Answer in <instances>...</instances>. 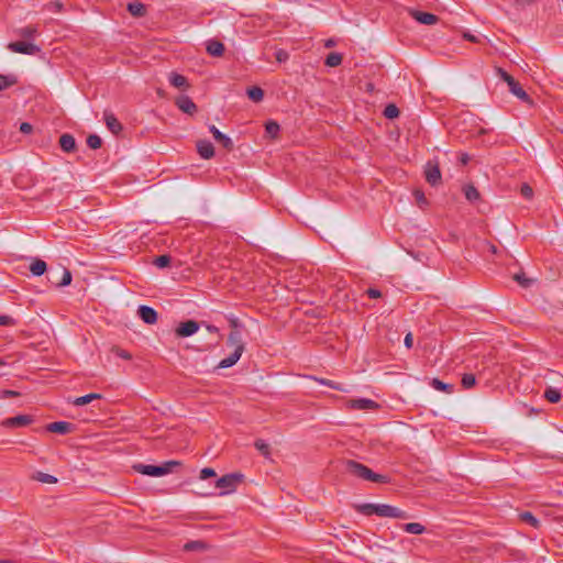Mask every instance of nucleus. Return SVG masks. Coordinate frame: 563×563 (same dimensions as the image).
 <instances>
[{
    "instance_id": "09e8293b",
    "label": "nucleus",
    "mask_w": 563,
    "mask_h": 563,
    "mask_svg": "<svg viewBox=\"0 0 563 563\" xmlns=\"http://www.w3.org/2000/svg\"><path fill=\"white\" fill-rule=\"evenodd\" d=\"M19 396H20V393L15 391V390H10V389L0 390V399H7V398H12V397H19Z\"/></svg>"
},
{
    "instance_id": "864d4df0",
    "label": "nucleus",
    "mask_w": 563,
    "mask_h": 563,
    "mask_svg": "<svg viewBox=\"0 0 563 563\" xmlns=\"http://www.w3.org/2000/svg\"><path fill=\"white\" fill-rule=\"evenodd\" d=\"M32 130H33L32 124H30V123H27V122H23V123H21V125H20V131H21L22 133L27 134V133H31V132H32Z\"/></svg>"
},
{
    "instance_id": "dca6fc26",
    "label": "nucleus",
    "mask_w": 563,
    "mask_h": 563,
    "mask_svg": "<svg viewBox=\"0 0 563 563\" xmlns=\"http://www.w3.org/2000/svg\"><path fill=\"white\" fill-rule=\"evenodd\" d=\"M350 407L355 410H373L378 408V404L372 399L357 398L350 401Z\"/></svg>"
},
{
    "instance_id": "a878e982",
    "label": "nucleus",
    "mask_w": 563,
    "mask_h": 563,
    "mask_svg": "<svg viewBox=\"0 0 563 563\" xmlns=\"http://www.w3.org/2000/svg\"><path fill=\"white\" fill-rule=\"evenodd\" d=\"M402 530L411 534H422L426 528L419 522H409L401 526Z\"/></svg>"
},
{
    "instance_id": "5701e85b",
    "label": "nucleus",
    "mask_w": 563,
    "mask_h": 563,
    "mask_svg": "<svg viewBox=\"0 0 563 563\" xmlns=\"http://www.w3.org/2000/svg\"><path fill=\"white\" fill-rule=\"evenodd\" d=\"M46 263L40 258H35L30 265V271L34 276H42L46 272Z\"/></svg>"
},
{
    "instance_id": "603ef678",
    "label": "nucleus",
    "mask_w": 563,
    "mask_h": 563,
    "mask_svg": "<svg viewBox=\"0 0 563 563\" xmlns=\"http://www.w3.org/2000/svg\"><path fill=\"white\" fill-rule=\"evenodd\" d=\"M366 294L369 298H373V299H376V298H379L382 297V292L380 290L376 289V288H368L366 290Z\"/></svg>"
},
{
    "instance_id": "a18cd8bd",
    "label": "nucleus",
    "mask_w": 563,
    "mask_h": 563,
    "mask_svg": "<svg viewBox=\"0 0 563 563\" xmlns=\"http://www.w3.org/2000/svg\"><path fill=\"white\" fill-rule=\"evenodd\" d=\"M16 324V321L8 314H0V325L3 327H13Z\"/></svg>"
},
{
    "instance_id": "0e129e2a",
    "label": "nucleus",
    "mask_w": 563,
    "mask_h": 563,
    "mask_svg": "<svg viewBox=\"0 0 563 563\" xmlns=\"http://www.w3.org/2000/svg\"><path fill=\"white\" fill-rule=\"evenodd\" d=\"M489 250H490V252H492V253H494V254H495V253H497V247H496L495 245H490V246H489Z\"/></svg>"
},
{
    "instance_id": "f03ea898",
    "label": "nucleus",
    "mask_w": 563,
    "mask_h": 563,
    "mask_svg": "<svg viewBox=\"0 0 563 563\" xmlns=\"http://www.w3.org/2000/svg\"><path fill=\"white\" fill-rule=\"evenodd\" d=\"M345 471L360 479L372 482V483H379V484H387L390 482L389 477L386 475L377 474L373 472L369 467L366 465L354 461V460H346L344 462Z\"/></svg>"
},
{
    "instance_id": "72a5a7b5",
    "label": "nucleus",
    "mask_w": 563,
    "mask_h": 563,
    "mask_svg": "<svg viewBox=\"0 0 563 563\" xmlns=\"http://www.w3.org/2000/svg\"><path fill=\"white\" fill-rule=\"evenodd\" d=\"M33 478L37 482L44 483V484H55L57 483V478L53 475L37 472L35 475H33Z\"/></svg>"
},
{
    "instance_id": "de8ad7c7",
    "label": "nucleus",
    "mask_w": 563,
    "mask_h": 563,
    "mask_svg": "<svg viewBox=\"0 0 563 563\" xmlns=\"http://www.w3.org/2000/svg\"><path fill=\"white\" fill-rule=\"evenodd\" d=\"M520 192L526 199H531L533 196V189L528 184H522Z\"/></svg>"
},
{
    "instance_id": "0eeeda50",
    "label": "nucleus",
    "mask_w": 563,
    "mask_h": 563,
    "mask_svg": "<svg viewBox=\"0 0 563 563\" xmlns=\"http://www.w3.org/2000/svg\"><path fill=\"white\" fill-rule=\"evenodd\" d=\"M424 177L428 184L437 186L441 183L442 176L438 161H428L424 166Z\"/></svg>"
},
{
    "instance_id": "a211bd4d",
    "label": "nucleus",
    "mask_w": 563,
    "mask_h": 563,
    "mask_svg": "<svg viewBox=\"0 0 563 563\" xmlns=\"http://www.w3.org/2000/svg\"><path fill=\"white\" fill-rule=\"evenodd\" d=\"M197 151L199 155L205 159H209L214 155V147L212 143L206 140L197 142Z\"/></svg>"
},
{
    "instance_id": "412c9836",
    "label": "nucleus",
    "mask_w": 563,
    "mask_h": 563,
    "mask_svg": "<svg viewBox=\"0 0 563 563\" xmlns=\"http://www.w3.org/2000/svg\"><path fill=\"white\" fill-rule=\"evenodd\" d=\"M206 49L211 56L220 57L224 53V45L219 41L211 40L207 43Z\"/></svg>"
},
{
    "instance_id": "aec40b11",
    "label": "nucleus",
    "mask_w": 563,
    "mask_h": 563,
    "mask_svg": "<svg viewBox=\"0 0 563 563\" xmlns=\"http://www.w3.org/2000/svg\"><path fill=\"white\" fill-rule=\"evenodd\" d=\"M169 84L178 89H187L189 87L187 78L177 73H170Z\"/></svg>"
},
{
    "instance_id": "c756f323",
    "label": "nucleus",
    "mask_w": 563,
    "mask_h": 563,
    "mask_svg": "<svg viewBox=\"0 0 563 563\" xmlns=\"http://www.w3.org/2000/svg\"><path fill=\"white\" fill-rule=\"evenodd\" d=\"M19 35L24 38H34L38 35V30L35 25H27L19 30Z\"/></svg>"
},
{
    "instance_id": "7ed1b4c3",
    "label": "nucleus",
    "mask_w": 563,
    "mask_h": 563,
    "mask_svg": "<svg viewBox=\"0 0 563 563\" xmlns=\"http://www.w3.org/2000/svg\"><path fill=\"white\" fill-rule=\"evenodd\" d=\"M227 346L232 347L233 352L220 361L218 365L219 368H228L233 366L244 352L245 346L240 330L235 329L230 332L227 340Z\"/></svg>"
},
{
    "instance_id": "f8f14e48",
    "label": "nucleus",
    "mask_w": 563,
    "mask_h": 563,
    "mask_svg": "<svg viewBox=\"0 0 563 563\" xmlns=\"http://www.w3.org/2000/svg\"><path fill=\"white\" fill-rule=\"evenodd\" d=\"M103 121H104L107 128L114 135H119L122 132L123 126H122L121 122L117 119V117L111 111L106 110L103 112Z\"/></svg>"
},
{
    "instance_id": "69168bd1",
    "label": "nucleus",
    "mask_w": 563,
    "mask_h": 563,
    "mask_svg": "<svg viewBox=\"0 0 563 563\" xmlns=\"http://www.w3.org/2000/svg\"><path fill=\"white\" fill-rule=\"evenodd\" d=\"M5 364L7 363L2 358H0V366L5 365Z\"/></svg>"
},
{
    "instance_id": "39448f33",
    "label": "nucleus",
    "mask_w": 563,
    "mask_h": 563,
    "mask_svg": "<svg viewBox=\"0 0 563 563\" xmlns=\"http://www.w3.org/2000/svg\"><path fill=\"white\" fill-rule=\"evenodd\" d=\"M243 481V475L240 473H230L220 477L216 482V487L219 488L220 495L231 494L236 490L239 484Z\"/></svg>"
},
{
    "instance_id": "6ab92c4d",
    "label": "nucleus",
    "mask_w": 563,
    "mask_h": 563,
    "mask_svg": "<svg viewBox=\"0 0 563 563\" xmlns=\"http://www.w3.org/2000/svg\"><path fill=\"white\" fill-rule=\"evenodd\" d=\"M60 148L66 153H73L76 150V140L69 133H64L59 137Z\"/></svg>"
},
{
    "instance_id": "20e7f679",
    "label": "nucleus",
    "mask_w": 563,
    "mask_h": 563,
    "mask_svg": "<svg viewBox=\"0 0 563 563\" xmlns=\"http://www.w3.org/2000/svg\"><path fill=\"white\" fill-rule=\"evenodd\" d=\"M178 465H180L178 461H167L162 465L135 464L133 468L140 474L159 477L170 473L173 467Z\"/></svg>"
},
{
    "instance_id": "ddd939ff",
    "label": "nucleus",
    "mask_w": 563,
    "mask_h": 563,
    "mask_svg": "<svg viewBox=\"0 0 563 563\" xmlns=\"http://www.w3.org/2000/svg\"><path fill=\"white\" fill-rule=\"evenodd\" d=\"M410 15L416 21H418L419 23L424 24V25H432L439 21V18L435 14L419 11V10H410Z\"/></svg>"
},
{
    "instance_id": "473e14b6",
    "label": "nucleus",
    "mask_w": 563,
    "mask_h": 563,
    "mask_svg": "<svg viewBox=\"0 0 563 563\" xmlns=\"http://www.w3.org/2000/svg\"><path fill=\"white\" fill-rule=\"evenodd\" d=\"M464 194L465 198L471 202H474L479 199V192L473 185L465 186Z\"/></svg>"
},
{
    "instance_id": "c85d7f7f",
    "label": "nucleus",
    "mask_w": 563,
    "mask_h": 563,
    "mask_svg": "<svg viewBox=\"0 0 563 563\" xmlns=\"http://www.w3.org/2000/svg\"><path fill=\"white\" fill-rule=\"evenodd\" d=\"M102 396L100 394H88L81 397L76 398L73 404L75 406H85L91 402L95 399H100Z\"/></svg>"
},
{
    "instance_id": "680f3d73",
    "label": "nucleus",
    "mask_w": 563,
    "mask_h": 563,
    "mask_svg": "<svg viewBox=\"0 0 563 563\" xmlns=\"http://www.w3.org/2000/svg\"><path fill=\"white\" fill-rule=\"evenodd\" d=\"M464 37L471 42H477L476 37L472 34L466 33L464 34Z\"/></svg>"
},
{
    "instance_id": "e2e57ef3",
    "label": "nucleus",
    "mask_w": 563,
    "mask_h": 563,
    "mask_svg": "<svg viewBox=\"0 0 563 563\" xmlns=\"http://www.w3.org/2000/svg\"><path fill=\"white\" fill-rule=\"evenodd\" d=\"M49 5L54 7V8H55V10H57V11H58V10H60V9H62V7H63V4H62V3H59V2H53V3H51Z\"/></svg>"
},
{
    "instance_id": "4be33fe9",
    "label": "nucleus",
    "mask_w": 563,
    "mask_h": 563,
    "mask_svg": "<svg viewBox=\"0 0 563 563\" xmlns=\"http://www.w3.org/2000/svg\"><path fill=\"white\" fill-rule=\"evenodd\" d=\"M126 9L135 18H142L146 14V7L141 2H131L126 5Z\"/></svg>"
},
{
    "instance_id": "4d7b16f0",
    "label": "nucleus",
    "mask_w": 563,
    "mask_h": 563,
    "mask_svg": "<svg viewBox=\"0 0 563 563\" xmlns=\"http://www.w3.org/2000/svg\"><path fill=\"white\" fill-rule=\"evenodd\" d=\"M537 0H515L516 4L520 8L534 3Z\"/></svg>"
},
{
    "instance_id": "ea45409f",
    "label": "nucleus",
    "mask_w": 563,
    "mask_h": 563,
    "mask_svg": "<svg viewBox=\"0 0 563 563\" xmlns=\"http://www.w3.org/2000/svg\"><path fill=\"white\" fill-rule=\"evenodd\" d=\"M254 445L264 456H269L271 446L264 440H256Z\"/></svg>"
},
{
    "instance_id": "cd10ccee",
    "label": "nucleus",
    "mask_w": 563,
    "mask_h": 563,
    "mask_svg": "<svg viewBox=\"0 0 563 563\" xmlns=\"http://www.w3.org/2000/svg\"><path fill=\"white\" fill-rule=\"evenodd\" d=\"M431 386L439 390V391H443V393H446V394H451L453 393L454 390V386L451 385V384H446V383H443L442 380L438 379V378H433L431 380Z\"/></svg>"
},
{
    "instance_id": "c03bdc74",
    "label": "nucleus",
    "mask_w": 563,
    "mask_h": 563,
    "mask_svg": "<svg viewBox=\"0 0 563 563\" xmlns=\"http://www.w3.org/2000/svg\"><path fill=\"white\" fill-rule=\"evenodd\" d=\"M413 196H415L416 201H417V203H418V206H419L420 208H423L424 206H427V205H428V200H427V198H426V196H424V194H423V191H422V190H420V189H416V190L413 191Z\"/></svg>"
},
{
    "instance_id": "a19ab883",
    "label": "nucleus",
    "mask_w": 563,
    "mask_h": 563,
    "mask_svg": "<svg viewBox=\"0 0 563 563\" xmlns=\"http://www.w3.org/2000/svg\"><path fill=\"white\" fill-rule=\"evenodd\" d=\"M514 279L525 288H528L532 284V279L527 278L525 273H518L514 276Z\"/></svg>"
},
{
    "instance_id": "c9c22d12",
    "label": "nucleus",
    "mask_w": 563,
    "mask_h": 563,
    "mask_svg": "<svg viewBox=\"0 0 563 563\" xmlns=\"http://www.w3.org/2000/svg\"><path fill=\"white\" fill-rule=\"evenodd\" d=\"M16 84L15 76H0V90H5Z\"/></svg>"
},
{
    "instance_id": "2f4dec72",
    "label": "nucleus",
    "mask_w": 563,
    "mask_h": 563,
    "mask_svg": "<svg viewBox=\"0 0 563 563\" xmlns=\"http://www.w3.org/2000/svg\"><path fill=\"white\" fill-rule=\"evenodd\" d=\"M343 56L340 53H330L325 58V65L329 67H336L342 63Z\"/></svg>"
},
{
    "instance_id": "9b49d317",
    "label": "nucleus",
    "mask_w": 563,
    "mask_h": 563,
    "mask_svg": "<svg viewBox=\"0 0 563 563\" xmlns=\"http://www.w3.org/2000/svg\"><path fill=\"white\" fill-rule=\"evenodd\" d=\"M137 316L146 324H155L158 319V314L155 309L148 306H140L137 309Z\"/></svg>"
},
{
    "instance_id": "5fc2aeb1",
    "label": "nucleus",
    "mask_w": 563,
    "mask_h": 563,
    "mask_svg": "<svg viewBox=\"0 0 563 563\" xmlns=\"http://www.w3.org/2000/svg\"><path fill=\"white\" fill-rule=\"evenodd\" d=\"M404 343H405L407 349H411L412 347L413 338H412V334L410 332L406 334Z\"/></svg>"
},
{
    "instance_id": "6e6d98bb",
    "label": "nucleus",
    "mask_w": 563,
    "mask_h": 563,
    "mask_svg": "<svg viewBox=\"0 0 563 563\" xmlns=\"http://www.w3.org/2000/svg\"><path fill=\"white\" fill-rule=\"evenodd\" d=\"M115 353L119 357L123 360H131V354L125 350L118 349Z\"/></svg>"
},
{
    "instance_id": "bf43d9fd",
    "label": "nucleus",
    "mask_w": 563,
    "mask_h": 563,
    "mask_svg": "<svg viewBox=\"0 0 563 563\" xmlns=\"http://www.w3.org/2000/svg\"><path fill=\"white\" fill-rule=\"evenodd\" d=\"M335 45V41L333 38H329L325 41V47H333Z\"/></svg>"
},
{
    "instance_id": "338daca9",
    "label": "nucleus",
    "mask_w": 563,
    "mask_h": 563,
    "mask_svg": "<svg viewBox=\"0 0 563 563\" xmlns=\"http://www.w3.org/2000/svg\"><path fill=\"white\" fill-rule=\"evenodd\" d=\"M0 563H9V562H8V561H2V562H0Z\"/></svg>"
},
{
    "instance_id": "6e6552de",
    "label": "nucleus",
    "mask_w": 563,
    "mask_h": 563,
    "mask_svg": "<svg viewBox=\"0 0 563 563\" xmlns=\"http://www.w3.org/2000/svg\"><path fill=\"white\" fill-rule=\"evenodd\" d=\"M8 48L11 52L26 55H35L41 52L37 45L24 41L12 42L8 45Z\"/></svg>"
},
{
    "instance_id": "393cba45",
    "label": "nucleus",
    "mask_w": 563,
    "mask_h": 563,
    "mask_svg": "<svg viewBox=\"0 0 563 563\" xmlns=\"http://www.w3.org/2000/svg\"><path fill=\"white\" fill-rule=\"evenodd\" d=\"M543 397L551 404H556L561 400L562 395L561 391L558 388L554 387H547L544 390Z\"/></svg>"
},
{
    "instance_id": "f3484780",
    "label": "nucleus",
    "mask_w": 563,
    "mask_h": 563,
    "mask_svg": "<svg viewBox=\"0 0 563 563\" xmlns=\"http://www.w3.org/2000/svg\"><path fill=\"white\" fill-rule=\"evenodd\" d=\"M210 133L213 135L214 140L221 144L225 150H232L233 148V142L232 140L223 134L219 129L216 128V125L209 126Z\"/></svg>"
},
{
    "instance_id": "bb28decb",
    "label": "nucleus",
    "mask_w": 563,
    "mask_h": 563,
    "mask_svg": "<svg viewBox=\"0 0 563 563\" xmlns=\"http://www.w3.org/2000/svg\"><path fill=\"white\" fill-rule=\"evenodd\" d=\"M247 97L254 102H261L264 98V90L261 87L253 86L246 90Z\"/></svg>"
},
{
    "instance_id": "7c9ffc66",
    "label": "nucleus",
    "mask_w": 563,
    "mask_h": 563,
    "mask_svg": "<svg viewBox=\"0 0 563 563\" xmlns=\"http://www.w3.org/2000/svg\"><path fill=\"white\" fill-rule=\"evenodd\" d=\"M311 378L313 380L318 382L319 384L328 386V387H330L332 389L340 390V391H345V388H343V386L341 384L335 383L333 380H330V379H327V378H319V377H314V376H312Z\"/></svg>"
},
{
    "instance_id": "13d9d810",
    "label": "nucleus",
    "mask_w": 563,
    "mask_h": 563,
    "mask_svg": "<svg viewBox=\"0 0 563 563\" xmlns=\"http://www.w3.org/2000/svg\"><path fill=\"white\" fill-rule=\"evenodd\" d=\"M459 161L462 165H466L470 162V156L466 153H462Z\"/></svg>"
},
{
    "instance_id": "e433bc0d",
    "label": "nucleus",
    "mask_w": 563,
    "mask_h": 563,
    "mask_svg": "<svg viewBox=\"0 0 563 563\" xmlns=\"http://www.w3.org/2000/svg\"><path fill=\"white\" fill-rule=\"evenodd\" d=\"M87 145L91 148V150H97V148H100L101 145H102V140L99 135L97 134H90L88 137H87Z\"/></svg>"
},
{
    "instance_id": "58836bf2",
    "label": "nucleus",
    "mask_w": 563,
    "mask_h": 563,
    "mask_svg": "<svg viewBox=\"0 0 563 563\" xmlns=\"http://www.w3.org/2000/svg\"><path fill=\"white\" fill-rule=\"evenodd\" d=\"M279 124L275 121H268L265 124L266 133L269 134L272 137H276L279 132Z\"/></svg>"
},
{
    "instance_id": "79ce46f5",
    "label": "nucleus",
    "mask_w": 563,
    "mask_h": 563,
    "mask_svg": "<svg viewBox=\"0 0 563 563\" xmlns=\"http://www.w3.org/2000/svg\"><path fill=\"white\" fill-rule=\"evenodd\" d=\"M170 260L169 255H159L154 260V264L159 268H164L169 266Z\"/></svg>"
},
{
    "instance_id": "052dcab7",
    "label": "nucleus",
    "mask_w": 563,
    "mask_h": 563,
    "mask_svg": "<svg viewBox=\"0 0 563 563\" xmlns=\"http://www.w3.org/2000/svg\"><path fill=\"white\" fill-rule=\"evenodd\" d=\"M207 330L211 333H217L218 332V328L216 325H211V324H208L207 325Z\"/></svg>"
},
{
    "instance_id": "2eb2a0df",
    "label": "nucleus",
    "mask_w": 563,
    "mask_h": 563,
    "mask_svg": "<svg viewBox=\"0 0 563 563\" xmlns=\"http://www.w3.org/2000/svg\"><path fill=\"white\" fill-rule=\"evenodd\" d=\"M33 421L32 416L19 415L12 418H7L2 424L9 428H20L30 424Z\"/></svg>"
},
{
    "instance_id": "49530a36",
    "label": "nucleus",
    "mask_w": 563,
    "mask_h": 563,
    "mask_svg": "<svg viewBox=\"0 0 563 563\" xmlns=\"http://www.w3.org/2000/svg\"><path fill=\"white\" fill-rule=\"evenodd\" d=\"M70 283H71V273L67 268H64L63 269V278L57 285L63 287V286L69 285Z\"/></svg>"
},
{
    "instance_id": "3c124183",
    "label": "nucleus",
    "mask_w": 563,
    "mask_h": 563,
    "mask_svg": "<svg viewBox=\"0 0 563 563\" xmlns=\"http://www.w3.org/2000/svg\"><path fill=\"white\" fill-rule=\"evenodd\" d=\"M275 57L277 59V62L279 63H284L288 59L289 55L286 51L284 49H278L276 53H275Z\"/></svg>"
},
{
    "instance_id": "b1692460",
    "label": "nucleus",
    "mask_w": 563,
    "mask_h": 563,
    "mask_svg": "<svg viewBox=\"0 0 563 563\" xmlns=\"http://www.w3.org/2000/svg\"><path fill=\"white\" fill-rule=\"evenodd\" d=\"M518 517H519V519H520L522 522H525V523H527V525H529V526H531V527H533V528H536V529H539V528H540V520H539V519H537V518L533 516V514H532V512H530V511H522V512H520V514L518 515Z\"/></svg>"
},
{
    "instance_id": "423d86ee",
    "label": "nucleus",
    "mask_w": 563,
    "mask_h": 563,
    "mask_svg": "<svg viewBox=\"0 0 563 563\" xmlns=\"http://www.w3.org/2000/svg\"><path fill=\"white\" fill-rule=\"evenodd\" d=\"M500 78L507 82L509 90L512 95L527 103H532L530 96L523 90L520 84L515 78L501 68L498 69Z\"/></svg>"
},
{
    "instance_id": "8fccbe9b",
    "label": "nucleus",
    "mask_w": 563,
    "mask_h": 563,
    "mask_svg": "<svg viewBox=\"0 0 563 563\" xmlns=\"http://www.w3.org/2000/svg\"><path fill=\"white\" fill-rule=\"evenodd\" d=\"M214 476H216V471L211 467H205L200 471L201 479H207L209 477H214Z\"/></svg>"
},
{
    "instance_id": "1a4fd4ad",
    "label": "nucleus",
    "mask_w": 563,
    "mask_h": 563,
    "mask_svg": "<svg viewBox=\"0 0 563 563\" xmlns=\"http://www.w3.org/2000/svg\"><path fill=\"white\" fill-rule=\"evenodd\" d=\"M199 330V323L195 320H187L181 322L175 330L179 338H187L195 334Z\"/></svg>"
},
{
    "instance_id": "f257e3e1",
    "label": "nucleus",
    "mask_w": 563,
    "mask_h": 563,
    "mask_svg": "<svg viewBox=\"0 0 563 563\" xmlns=\"http://www.w3.org/2000/svg\"><path fill=\"white\" fill-rule=\"evenodd\" d=\"M354 509L364 516L376 515L383 518H398L407 519L409 516L406 511L387 504H357L354 505Z\"/></svg>"
},
{
    "instance_id": "9d476101",
    "label": "nucleus",
    "mask_w": 563,
    "mask_h": 563,
    "mask_svg": "<svg viewBox=\"0 0 563 563\" xmlns=\"http://www.w3.org/2000/svg\"><path fill=\"white\" fill-rule=\"evenodd\" d=\"M175 104L184 113L192 115L197 112L196 103L191 100L190 97H188L186 95H181L178 98H176Z\"/></svg>"
},
{
    "instance_id": "37998d69",
    "label": "nucleus",
    "mask_w": 563,
    "mask_h": 563,
    "mask_svg": "<svg viewBox=\"0 0 563 563\" xmlns=\"http://www.w3.org/2000/svg\"><path fill=\"white\" fill-rule=\"evenodd\" d=\"M205 543L201 541H189L184 545L185 551L203 550Z\"/></svg>"
},
{
    "instance_id": "4c0bfd02",
    "label": "nucleus",
    "mask_w": 563,
    "mask_h": 563,
    "mask_svg": "<svg viewBox=\"0 0 563 563\" xmlns=\"http://www.w3.org/2000/svg\"><path fill=\"white\" fill-rule=\"evenodd\" d=\"M462 386L465 388V389H470L472 387L475 386L476 384V378L474 376V374H471V373H466L462 376Z\"/></svg>"
},
{
    "instance_id": "f704fd0d",
    "label": "nucleus",
    "mask_w": 563,
    "mask_h": 563,
    "mask_svg": "<svg viewBox=\"0 0 563 563\" xmlns=\"http://www.w3.org/2000/svg\"><path fill=\"white\" fill-rule=\"evenodd\" d=\"M383 113H384L385 118L393 120V119H396L399 117L400 111L396 104L389 103L385 107Z\"/></svg>"
},
{
    "instance_id": "4468645a",
    "label": "nucleus",
    "mask_w": 563,
    "mask_h": 563,
    "mask_svg": "<svg viewBox=\"0 0 563 563\" xmlns=\"http://www.w3.org/2000/svg\"><path fill=\"white\" fill-rule=\"evenodd\" d=\"M45 429H46V431L53 432V433L68 434L70 432H73L74 424L70 422H67V421H56V422L48 423L45 427Z\"/></svg>"
}]
</instances>
